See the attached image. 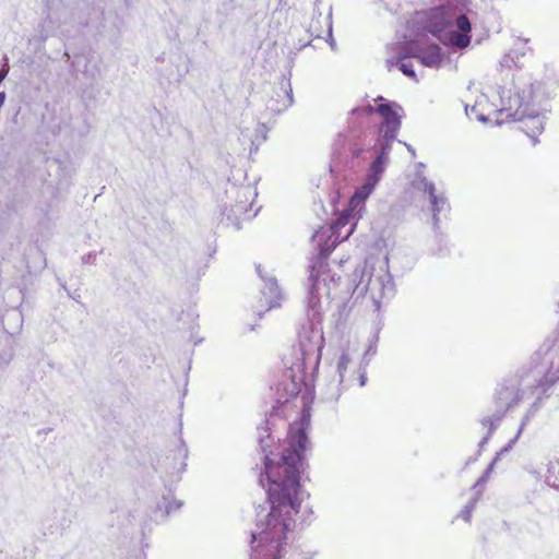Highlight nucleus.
<instances>
[{
  "instance_id": "obj_1",
  "label": "nucleus",
  "mask_w": 559,
  "mask_h": 559,
  "mask_svg": "<svg viewBox=\"0 0 559 559\" xmlns=\"http://www.w3.org/2000/svg\"><path fill=\"white\" fill-rule=\"evenodd\" d=\"M316 254L308 264L305 283L306 313L310 326L299 334L297 345L284 355L282 380L276 388V399L266 419L258 427V444L263 454V473L260 486L266 500L278 501L286 507H300L302 490L301 473L307 462L305 453L310 448L309 428L312 397L299 393L305 384L308 369L317 372L323 348V334L316 326L322 320V297L356 300L369 294L376 310L383 299L394 296V282L382 266L376 269L368 261L355 267L350 277L342 280L331 273L328 259L337 245V236L331 227H321L312 235Z\"/></svg>"
},
{
  "instance_id": "obj_2",
  "label": "nucleus",
  "mask_w": 559,
  "mask_h": 559,
  "mask_svg": "<svg viewBox=\"0 0 559 559\" xmlns=\"http://www.w3.org/2000/svg\"><path fill=\"white\" fill-rule=\"evenodd\" d=\"M376 109L371 104L355 107L348 112L347 127L337 134L332 145V171L356 175L366 169L362 183L348 200L344 213L357 222L366 210L365 203L374 191L390 162L392 144L402 126L404 110L395 102L379 96ZM350 225L346 239L355 229Z\"/></svg>"
},
{
  "instance_id": "obj_3",
  "label": "nucleus",
  "mask_w": 559,
  "mask_h": 559,
  "mask_svg": "<svg viewBox=\"0 0 559 559\" xmlns=\"http://www.w3.org/2000/svg\"><path fill=\"white\" fill-rule=\"evenodd\" d=\"M426 29L442 44L464 49L472 39V23L468 17L455 10L436 7L428 13Z\"/></svg>"
},
{
  "instance_id": "obj_4",
  "label": "nucleus",
  "mask_w": 559,
  "mask_h": 559,
  "mask_svg": "<svg viewBox=\"0 0 559 559\" xmlns=\"http://www.w3.org/2000/svg\"><path fill=\"white\" fill-rule=\"evenodd\" d=\"M295 520H255L249 559H282Z\"/></svg>"
},
{
  "instance_id": "obj_5",
  "label": "nucleus",
  "mask_w": 559,
  "mask_h": 559,
  "mask_svg": "<svg viewBox=\"0 0 559 559\" xmlns=\"http://www.w3.org/2000/svg\"><path fill=\"white\" fill-rule=\"evenodd\" d=\"M511 374L516 379L523 396L527 394L533 395L536 392H538L537 395L550 396L548 391L554 384L559 382L552 369L548 368L544 360L540 364L536 362L535 358L521 366Z\"/></svg>"
},
{
  "instance_id": "obj_6",
  "label": "nucleus",
  "mask_w": 559,
  "mask_h": 559,
  "mask_svg": "<svg viewBox=\"0 0 559 559\" xmlns=\"http://www.w3.org/2000/svg\"><path fill=\"white\" fill-rule=\"evenodd\" d=\"M227 193L235 195V203L225 205L222 211V222L228 221L236 229H240V218L251 210L254 199L258 195L257 189L251 185L233 186Z\"/></svg>"
},
{
  "instance_id": "obj_7",
  "label": "nucleus",
  "mask_w": 559,
  "mask_h": 559,
  "mask_svg": "<svg viewBox=\"0 0 559 559\" xmlns=\"http://www.w3.org/2000/svg\"><path fill=\"white\" fill-rule=\"evenodd\" d=\"M513 102L518 105V108L514 112L509 114L508 117H511L513 121L524 123L523 131L533 140L535 145L538 142L537 135L544 130L545 116L540 115L528 103L524 104V96L520 93L515 95Z\"/></svg>"
},
{
  "instance_id": "obj_8",
  "label": "nucleus",
  "mask_w": 559,
  "mask_h": 559,
  "mask_svg": "<svg viewBox=\"0 0 559 559\" xmlns=\"http://www.w3.org/2000/svg\"><path fill=\"white\" fill-rule=\"evenodd\" d=\"M403 56H412L427 68H439L445 58L442 48L430 40H414L407 43V53Z\"/></svg>"
},
{
  "instance_id": "obj_9",
  "label": "nucleus",
  "mask_w": 559,
  "mask_h": 559,
  "mask_svg": "<svg viewBox=\"0 0 559 559\" xmlns=\"http://www.w3.org/2000/svg\"><path fill=\"white\" fill-rule=\"evenodd\" d=\"M524 399L516 379L508 374L497 384L493 394L495 408L507 412L516 406Z\"/></svg>"
},
{
  "instance_id": "obj_10",
  "label": "nucleus",
  "mask_w": 559,
  "mask_h": 559,
  "mask_svg": "<svg viewBox=\"0 0 559 559\" xmlns=\"http://www.w3.org/2000/svg\"><path fill=\"white\" fill-rule=\"evenodd\" d=\"M557 306L559 308V298ZM536 355L543 356L545 364L552 369L556 379H559V325L545 338Z\"/></svg>"
},
{
  "instance_id": "obj_11",
  "label": "nucleus",
  "mask_w": 559,
  "mask_h": 559,
  "mask_svg": "<svg viewBox=\"0 0 559 559\" xmlns=\"http://www.w3.org/2000/svg\"><path fill=\"white\" fill-rule=\"evenodd\" d=\"M294 103L293 88L289 80L282 76L278 87L274 88L272 97L266 103V109L274 114H281Z\"/></svg>"
},
{
  "instance_id": "obj_12",
  "label": "nucleus",
  "mask_w": 559,
  "mask_h": 559,
  "mask_svg": "<svg viewBox=\"0 0 559 559\" xmlns=\"http://www.w3.org/2000/svg\"><path fill=\"white\" fill-rule=\"evenodd\" d=\"M429 207L432 213V227L433 231H437L440 226V215H447L450 211V204L444 193L433 192L428 197Z\"/></svg>"
},
{
  "instance_id": "obj_13",
  "label": "nucleus",
  "mask_w": 559,
  "mask_h": 559,
  "mask_svg": "<svg viewBox=\"0 0 559 559\" xmlns=\"http://www.w3.org/2000/svg\"><path fill=\"white\" fill-rule=\"evenodd\" d=\"M71 69L73 73H82L91 81H94L99 72V68L97 66L91 67V59L84 53H76L73 56Z\"/></svg>"
},
{
  "instance_id": "obj_14",
  "label": "nucleus",
  "mask_w": 559,
  "mask_h": 559,
  "mask_svg": "<svg viewBox=\"0 0 559 559\" xmlns=\"http://www.w3.org/2000/svg\"><path fill=\"white\" fill-rule=\"evenodd\" d=\"M182 506L181 501H169L166 497H163L158 502L156 503V507L152 511L151 520L154 521L156 524H159L164 522L167 516L176 510H179Z\"/></svg>"
},
{
  "instance_id": "obj_15",
  "label": "nucleus",
  "mask_w": 559,
  "mask_h": 559,
  "mask_svg": "<svg viewBox=\"0 0 559 559\" xmlns=\"http://www.w3.org/2000/svg\"><path fill=\"white\" fill-rule=\"evenodd\" d=\"M261 293L265 299L267 309H273L280 306L282 293L275 277L270 276L264 281V286L261 289Z\"/></svg>"
},
{
  "instance_id": "obj_16",
  "label": "nucleus",
  "mask_w": 559,
  "mask_h": 559,
  "mask_svg": "<svg viewBox=\"0 0 559 559\" xmlns=\"http://www.w3.org/2000/svg\"><path fill=\"white\" fill-rule=\"evenodd\" d=\"M404 53H407V44L399 51L395 66L405 76L416 80V73L412 62L406 61V59L412 58V56H402ZM386 64L390 69L394 66V61L392 59H388Z\"/></svg>"
},
{
  "instance_id": "obj_17",
  "label": "nucleus",
  "mask_w": 559,
  "mask_h": 559,
  "mask_svg": "<svg viewBox=\"0 0 559 559\" xmlns=\"http://www.w3.org/2000/svg\"><path fill=\"white\" fill-rule=\"evenodd\" d=\"M188 456V449L186 447V444L181 441V445L176 450L174 456H173V460L174 461H177L178 460V465L177 463L173 466V469L175 472H170V476L173 479H180V475L183 473V471L186 469V466H187V463H186V459Z\"/></svg>"
},
{
  "instance_id": "obj_18",
  "label": "nucleus",
  "mask_w": 559,
  "mask_h": 559,
  "mask_svg": "<svg viewBox=\"0 0 559 559\" xmlns=\"http://www.w3.org/2000/svg\"><path fill=\"white\" fill-rule=\"evenodd\" d=\"M503 411H499L495 408V412L490 416H486L481 418L480 424L483 428L487 429L486 435L492 436L493 432L497 430V428L500 425V421L504 417Z\"/></svg>"
},
{
  "instance_id": "obj_19",
  "label": "nucleus",
  "mask_w": 559,
  "mask_h": 559,
  "mask_svg": "<svg viewBox=\"0 0 559 559\" xmlns=\"http://www.w3.org/2000/svg\"><path fill=\"white\" fill-rule=\"evenodd\" d=\"M548 396L545 395H537L535 401L531 404L528 409L526 411L525 415L522 418L521 426L522 430L524 427L530 423V420L535 416V414L543 406L544 400Z\"/></svg>"
},
{
  "instance_id": "obj_20",
  "label": "nucleus",
  "mask_w": 559,
  "mask_h": 559,
  "mask_svg": "<svg viewBox=\"0 0 559 559\" xmlns=\"http://www.w3.org/2000/svg\"><path fill=\"white\" fill-rule=\"evenodd\" d=\"M545 480L547 485L559 489V460L550 461L548 463Z\"/></svg>"
},
{
  "instance_id": "obj_21",
  "label": "nucleus",
  "mask_w": 559,
  "mask_h": 559,
  "mask_svg": "<svg viewBox=\"0 0 559 559\" xmlns=\"http://www.w3.org/2000/svg\"><path fill=\"white\" fill-rule=\"evenodd\" d=\"M413 187L416 190L424 192L427 195V198L437 191L435 183L429 181L426 177L421 175H418L414 179Z\"/></svg>"
},
{
  "instance_id": "obj_22",
  "label": "nucleus",
  "mask_w": 559,
  "mask_h": 559,
  "mask_svg": "<svg viewBox=\"0 0 559 559\" xmlns=\"http://www.w3.org/2000/svg\"><path fill=\"white\" fill-rule=\"evenodd\" d=\"M435 238L438 243L437 249H432V254L443 258L450 253V249L447 243L445 236L441 233L440 228L435 231Z\"/></svg>"
},
{
  "instance_id": "obj_23",
  "label": "nucleus",
  "mask_w": 559,
  "mask_h": 559,
  "mask_svg": "<svg viewBox=\"0 0 559 559\" xmlns=\"http://www.w3.org/2000/svg\"><path fill=\"white\" fill-rule=\"evenodd\" d=\"M480 498V490H477L476 495H474L471 500L466 503L463 510L460 512L459 518L463 519L465 522H469L472 518L473 510L475 509L476 503Z\"/></svg>"
},
{
  "instance_id": "obj_24",
  "label": "nucleus",
  "mask_w": 559,
  "mask_h": 559,
  "mask_svg": "<svg viewBox=\"0 0 559 559\" xmlns=\"http://www.w3.org/2000/svg\"><path fill=\"white\" fill-rule=\"evenodd\" d=\"M495 466H496L495 462H490L489 465L487 466V468L481 474V476L473 485L472 490L474 491V495H476L477 490H480V495L483 493L484 486L487 483Z\"/></svg>"
},
{
  "instance_id": "obj_25",
  "label": "nucleus",
  "mask_w": 559,
  "mask_h": 559,
  "mask_svg": "<svg viewBox=\"0 0 559 559\" xmlns=\"http://www.w3.org/2000/svg\"><path fill=\"white\" fill-rule=\"evenodd\" d=\"M322 16L321 12H319L317 9L313 10V19L310 23L308 33L310 36L314 38H321L322 37V29L319 27L320 21L319 19Z\"/></svg>"
},
{
  "instance_id": "obj_26",
  "label": "nucleus",
  "mask_w": 559,
  "mask_h": 559,
  "mask_svg": "<svg viewBox=\"0 0 559 559\" xmlns=\"http://www.w3.org/2000/svg\"><path fill=\"white\" fill-rule=\"evenodd\" d=\"M522 433V427L519 428L515 437L513 439H511L503 448L500 449V451H498L495 455V457L492 459L491 462H495V464L498 463V461L501 459L502 455L507 454L508 452L511 451V449L514 447V444L516 443L520 435Z\"/></svg>"
},
{
  "instance_id": "obj_27",
  "label": "nucleus",
  "mask_w": 559,
  "mask_h": 559,
  "mask_svg": "<svg viewBox=\"0 0 559 559\" xmlns=\"http://www.w3.org/2000/svg\"><path fill=\"white\" fill-rule=\"evenodd\" d=\"M349 362H350L349 355L347 353L343 352L338 359V362H337V372L340 376V384H343L345 381L344 374H345V371L347 370V366Z\"/></svg>"
},
{
  "instance_id": "obj_28",
  "label": "nucleus",
  "mask_w": 559,
  "mask_h": 559,
  "mask_svg": "<svg viewBox=\"0 0 559 559\" xmlns=\"http://www.w3.org/2000/svg\"><path fill=\"white\" fill-rule=\"evenodd\" d=\"M325 21V24H326V33H328V39L326 41L329 43L331 49L333 51L336 50V43L333 38V34H332V12L330 11L328 16L324 19Z\"/></svg>"
},
{
  "instance_id": "obj_29",
  "label": "nucleus",
  "mask_w": 559,
  "mask_h": 559,
  "mask_svg": "<svg viewBox=\"0 0 559 559\" xmlns=\"http://www.w3.org/2000/svg\"><path fill=\"white\" fill-rule=\"evenodd\" d=\"M500 67L501 68H511L512 64L516 66V61L514 59L513 52L510 51L506 53L502 59L500 60Z\"/></svg>"
},
{
  "instance_id": "obj_30",
  "label": "nucleus",
  "mask_w": 559,
  "mask_h": 559,
  "mask_svg": "<svg viewBox=\"0 0 559 559\" xmlns=\"http://www.w3.org/2000/svg\"><path fill=\"white\" fill-rule=\"evenodd\" d=\"M379 329L377 330L374 336H373V342L370 343V345L368 346L365 355L366 356H374L376 353H377V342H378V338H379Z\"/></svg>"
},
{
  "instance_id": "obj_31",
  "label": "nucleus",
  "mask_w": 559,
  "mask_h": 559,
  "mask_svg": "<svg viewBox=\"0 0 559 559\" xmlns=\"http://www.w3.org/2000/svg\"><path fill=\"white\" fill-rule=\"evenodd\" d=\"M82 262L84 264H95V262H96V253L95 252H88L87 254H84L82 257Z\"/></svg>"
},
{
  "instance_id": "obj_32",
  "label": "nucleus",
  "mask_w": 559,
  "mask_h": 559,
  "mask_svg": "<svg viewBox=\"0 0 559 559\" xmlns=\"http://www.w3.org/2000/svg\"><path fill=\"white\" fill-rule=\"evenodd\" d=\"M491 438V436L489 435H485L481 440L479 441L478 443V454L480 455V452L484 450V448L486 447V444L488 443L489 439Z\"/></svg>"
},
{
  "instance_id": "obj_33",
  "label": "nucleus",
  "mask_w": 559,
  "mask_h": 559,
  "mask_svg": "<svg viewBox=\"0 0 559 559\" xmlns=\"http://www.w3.org/2000/svg\"><path fill=\"white\" fill-rule=\"evenodd\" d=\"M358 380H359V385L360 386H365L366 385V383H367V372H366L365 369L359 368Z\"/></svg>"
},
{
  "instance_id": "obj_34",
  "label": "nucleus",
  "mask_w": 559,
  "mask_h": 559,
  "mask_svg": "<svg viewBox=\"0 0 559 559\" xmlns=\"http://www.w3.org/2000/svg\"><path fill=\"white\" fill-rule=\"evenodd\" d=\"M255 270H257V273L258 275L261 277V280L264 282L265 280H267V276L264 275V272L262 270V266L261 264H257L255 265Z\"/></svg>"
},
{
  "instance_id": "obj_35",
  "label": "nucleus",
  "mask_w": 559,
  "mask_h": 559,
  "mask_svg": "<svg viewBox=\"0 0 559 559\" xmlns=\"http://www.w3.org/2000/svg\"><path fill=\"white\" fill-rule=\"evenodd\" d=\"M478 456H479V454L477 453L475 456L468 457L467 461L465 462V465L467 466L469 464L475 463L478 460Z\"/></svg>"
},
{
  "instance_id": "obj_36",
  "label": "nucleus",
  "mask_w": 559,
  "mask_h": 559,
  "mask_svg": "<svg viewBox=\"0 0 559 559\" xmlns=\"http://www.w3.org/2000/svg\"><path fill=\"white\" fill-rule=\"evenodd\" d=\"M2 61H3V62L1 63V68H0V69H7V68H9V69H10V66H9V59H8V57H7V56H4V57H3Z\"/></svg>"
},
{
  "instance_id": "obj_37",
  "label": "nucleus",
  "mask_w": 559,
  "mask_h": 559,
  "mask_svg": "<svg viewBox=\"0 0 559 559\" xmlns=\"http://www.w3.org/2000/svg\"><path fill=\"white\" fill-rule=\"evenodd\" d=\"M7 99V94L5 92H0V108L3 106L4 102Z\"/></svg>"
},
{
  "instance_id": "obj_38",
  "label": "nucleus",
  "mask_w": 559,
  "mask_h": 559,
  "mask_svg": "<svg viewBox=\"0 0 559 559\" xmlns=\"http://www.w3.org/2000/svg\"><path fill=\"white\" fill-rule=\"evenodd\" d=\"M477 120L481 122H486L488 120L487 116L479 114L477 115Z\"/></svg>"
},
{
  "instance_id": "obj_39",
  "label": "nucleus",
  "mask_w": 559,
  "mask_h": 559,
  "mask_svg": "<svg viewBox=\"0 0 559 559\" xmlns=\"http://www.w3.org/2000/svg\"><path fill=\"white\" fill-rule=\"evenodd\" d=\"M405 145H406V147H407L408 152H409L413 156H415V150L413 148V146H412V145H409V144H405Z\"/></svg>"
},
{
  "instance_id": "obj_40",
  "label": "nucleus",
  "mask_w": 559,
  "mask_h": 559,
  "mask_svg": "<svg viewBox=\"0 0 559 559\" xmlns=\"http://www.w3.org/2000/svg\"><path fill=\"white\" fill-rule=\"evenodd\" d=\"M126 7H130V0H124Z\"/></svg>"
},
{
  "instance_id": "obj_41",
  "label": "nucleus",
  "mask_w": 559,
  "mask_h": 559,
  "mask_svg": "<svg viewBox=\"0 0 559 559\" xmlns=\"http://www.w3.org/2000/svg\"><path fill=\"white\" fill-rule=\"evenodd\" d=\"M64 56L67 57V59L69 61L70 60V55L68 52H66Z\"/></svg>"
},
{
  "instance_id": "obj_42",
  "label": "nucleus",
  "mask_w": 559,
  "mask_h": 559,
  "mask_svg": "<svg viewBox=\"0 0 559 559\" xmlns=\"http://www.w3.org/2000/svg\"><path fill=\"white\" fill-rule=\"evenodd\" d=\"M475 109H476L475 106H473L472 109H471V112H474Z\"/></svg>"
}]
</instances>
